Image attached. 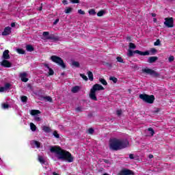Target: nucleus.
Returning <instances> with one entry per match:
<instances>
[{"instance_id": "14", "label": "nucleus", "mask_w": 175, "mask_h": 175, "mask_svg": "<svg viewBox=\"0 0 175 175\" xmlns=\"http://www.w3.org/2000/svg\"><path fill=\"white\" fill-rule=\"evenodd\" d=\"M44 66L46 70H49V76H53V75H54V70H53V69L50 68V67L49 66V64H44Z\"/></svg>"}, {"instance_id": "42", "label": "nucleus", "mask_w": 175, "mask_h": 175, "mask_svg": "<svg viewBox=\"0 0 175 175\" xmlns=\"http://www.w3.org/2000/svg\"><path fill=\"white\" fill-rule=\"evenodd\" d=\"M27 96H23L21 97V100H22V102H27Z\"/></svg>"}, {"instance_id": "40", "label": "nucleus", "mask_w": 175, "mask_h": 175, "mask_svg": "<svg viewBox=\"0 0 175 175\" xmlns=\"http://www.w3.org/2000/svg\"><path fill=\"white\" fill-rule=\"evenodd\" d=\"M116 59H117L118 62H121L122 64H123V62H124V60L122 59V57H118Z\"/></svg>"}, {"instance_id": "1", "label": "nucleus", "mask_w": 175, "mask_h": 175, "mask_svg": "<svg viewBox=\"0 0 175 175\" xmlns=\"http://www.w3.org/2000/svg\"><path fill=\"white\" fill-rule=\"evenodd\" d=\"M50 151L55 154L57 159L66 161L69 163L73 162V157H72V154L69 152L62 150L59 146H52L51 147Z\"/></svg>"}, {"instance_id": "48", "label": "nucleus", "mask_w": 175, "mask_h": 175, "mask_svg": "<svg viewBox=\"0 0 175 175\" xmlns=\"http://www.w3.org/2000/svg\"><path fill=\"white\" fill-rule=\"evenodd\" d=\"M129 158H130V159H135V156L133 155V154H130Z\"/></svg>"}, {"instance_id": "57", "label": "nucleus", "mask_w": 175, "mask_h": 175, "mask_svg": "<svg viewBox=\"0 0 175 175\" xmlns=\"http://www.w3.org/2000/svg\"><path fill=\"white\" fill-rule=\"evenodd\" d=\"M104 162H105V163H109V161H108V160H104Z\"/></svg>"}, {"instance_id": "20", "label": "nucleus", "mask_w": 175, "mask_h": 175, "mask_svg": "<svg viewBox=\"0 0 175 175\" xmlns=\"http://www.w3.org/2000/svg\"><path fill=\"white\" fill-rule=\"evenodd\" d=\"M88 76L89 80H90V81H92V80H94V75H92V72L88 71Z\"/></svg>"}, {"instance_id": "9", "label": "nucleus", "mask_w": 175, "mask_h": 175, "mask_svg": "<svg viewBox=\"0 0 175 175\" xmlns=\"http://www.w3.org/2000/svg\"><path fill=\"white\" fill-rule=\"evenodd\" d=\"M1 66H4V68H12V63H10L9 61L6 60V59H4L1 62Z\"/></svg>"}, {"instance_id": "15", "label": "nucleus", "mask_w": 175, "mask_h": 175, "mask_svg": "<svg viewBox=\"0 0 175 175\" xmlns=\"http://www.w3.org/2000/svg\"><path fill=\"white\" fill-rule=\"evenodd\" d=\"M20 77L21 79V81H23L24 83H27L28 81V78H27V73L23 72L20 75Z\"/></svg>"}, {"instance_id": "37", "label": "nucleus", "mask_w": 175, "mask_h": 175, "mask_svg": "<svg viewBox=\"0 0 175 175\" xmlns=\"http://www.w3.org/2000/svg\"><path fill=\"white\" fill-rule=\"evenodd\" d=\"M44 99H45V100H46L47 102H51V100H53L52 98H51V97H50V96H46V97H44Z\"/></svg>"}, {"instance_id": "10", "label": "nucleus", "mask_w": 175, "mask_h": 175, "mask_svg": "<svg viewBox=\"0 0 175 175\" xmlns=\"http://www.w3.org/2000/svg\"><path fill=\"white\" fill-rule=\"evenodd\" d=\"M133 171L132 170H126V169H124V170H122L119 175H133Z\"/></svg>"}, {"instance_id": "58", "label": "nucleus", "mask_w": 175, "mask_h": 175, "mask_svg": "<svg viewBox=\"0 0 175 175\" xmlns=\"http://www.w3.org/2000/svg\"><path fill=\"white\" fill-rule=\"evenodd\" d=\"M39 10H42V7L40 8Z\"/></svg>"}, {"instance_id": "6", "label": "nucleus", "mask_w": 175, "mask_h": 175, "mask_svg": "<svg viewBox=\"0 0 175 175\" xmlns=\"http://www.w3.org/2000/svg\"><path fill=\"white\" fill-rule=\"evenodd\" d=\"M142 72L146 73V75H150V76H154V77H158V76H159V74H158V72L148 68H143Z\"/></svg>"}, {"instance_id": "12", "label": "nucleus", "mask_w": 175, "mask_h": 175, "mask_svg": "<svg viewBox=\"0 0 175 175\" xmlns=\"http://www.w3.org/2000/svg\"><path fill=\"white\" fill-rule=\"evenodd\" d=\"M10 32H12V28L10 27H7L4 29V32L2 33L3 36H6V35H10Z\"/></svg>"}, {"instance_id": "8", "label": "nucleus", "mask_w": 175, "mask_h": 175, "mask_svg": "<svg viewBox=\"0 0 175 175\" xmlns=\"http://www.w3.org/2000/svg\"><path fill=\"white\" fill-rule=\"evenodd\" d=\"M164 25H165V27H167V28H173L174 27L173 18H165Z\"/></svg>"}, {"instance_id": "35", "label": "nucleus", "mask_w": 175, "mask_h": 175, "mask_svg": "<svg viewBox=\"0 0 175 175\" xmlns=\"http://www.w3.org/2000/svg\"><path fill=\"white\" fill-rule=\"evenodd\" d=\"M81 77H82V79L83 80H85V81H87V80H88V78L87 77V76H85L84 74H80Z\"/></svg>"}, {"instance_id": "24", "label": "nucleus", "mask_w": 175, "mask_h": 175, "mask_svg": "<svg viewBox=\"0 0 175 175\" xmlns=\"http://www.w3.org/2000/svg\"><path fill=\"white\" fill-rule=\"evenodd\" d=\"M72 66H74L75 68H79L80 66V64L78 62L73 61L72 62Z\"/></svg>"}, {"instance_id": "22", "label": "nucleus", "mask_w": 175, "mask_h": 175, "mask_svg": "<svg viewBox=\"0 0 175 175\" xmlns=\"http://www.w3.org/2000/svg\"><path fill=\"white\" fill-rule=\"evenodd\" d=\"M42 131H44V132H46V133H49L50 132L51 129H50V127H49L47 126H43Z\"/></svg>"}, {"instance_id": "13", "label": "nucleus", "mask_w": 175, "mask_h": 175, "mask_svg": "<svg viewBox=\"0 0 175 175\" xmlns=\"http://www.w3.org/2000/svg\"><path fill=\"white\" fill-rule=\"evenodd\" d=\"M10 88V83H6L4 87H1L0 88V92H5V91H8Z\"/></svg>"}, {"instance_id": "11", "label": "nucleus", "mask_w": 175, "mask_h": 175, "mask_svg": "<svg viewBox=\"0 0 175 175\" xmlns=\"http://www.w3.org/2000/svg\"><path fill=\"white\" fill-rule=\"evenodd\" d=\"M134 54H139V55H150V52L148 51L142 52L139 50L134 51Z\"/></svg>"}, {"instance_id": "21", "label": "nucleus", "mask_w": 175, "mask_h": 175, "mask_svg": "<svg viewBox=\"0 0 175 175\" xmlns=\"http://www.w3.org/2000/svg\"><path fill=\"white\" fill-rule=\"evenodd\" d=\"M30 129L32 131V132H35L36 131V125L33 124V122L30 123Z\"/></svg>"}, {"instance_id": "17", "label": "nucleus", "mask_w": 175, "mask_h": 175, "mask_svg": "<svg viewBox=\"0 0 175 175\" xmlns=\"http://www.w3.org/2000/svg\"><path fill=\"white\" fill-rule=\"evenodd\" d=\"M3 57L4 59H9L10 58V55H9V51L6 50L3 53Z\"/></svg>"}, {"instance_id": "16", "label": "nucleus", "mask_w": 175, "mask_h": 175, "mask_svg": "<svg viewBox=\"0 0 175 175\" xmlns=\"http://www.w3.org/2000/svg\"><path fill=\"white\" fill-rule=\"evenodd\" d=\"M38 162H40L41 165H44V163H46V159L42 155H38Z\"/></svg>"}, {"instance_id": "49", "label": "nucleus", "mask_w": 175, "mask_h": 175, "mask_svg": "<svg viewBox=\"0 0 175 175\" xmlns=\"http://www.w3.org/2000/svg\"><path fill=\"white\" fill-rule=\"evenodd\" d=\"M59 22V19H58V18L56 19V20L55 21V22L53 23L54 25L58 24Z\"/></svg>"}, {"instance_id": "46", "label": "nucleus", "mask_w": 175, "mask_h": 175, "mask_svg": "<svg viewBox=\"0 0 175 175\" xmlns=\"http://www.w3.org/2000/svg\"><path fill=\"white\" fill-rule=\"evenodd\" d=\"M116 113L118 116H121V114H122V110H118Z\"/></svg>"}, {"instance_id": "28", "label": "nucleus", "mask_w": 175, "mask_h": 175, "mask_svg": "<svg viewBox=\"0 0 175 175\" xmlns=\"http://www.w3.org/2000/svg\"><path fill=\"white\" fill-rule=\"evenodd\" d=\"M33 143L36 146V147H37V148H40V142L38 141H33Z\"/></svg>"}, {"instance_id": "45", "label": "nucleus", "mask_w": 175, "mask_h": 175, "mask_svg": "<svg viewBox=\"0 0 175 175\" xmlns=\"http://www.w3.org/2000/svg\"><path fill=\"white\" fill-rule=\"evenodd\" d=\"M76 111H83V107H77Z\"/></svg>"}, {"instance_id": "38", "label": "nucleus", "mask_w": 175, "mask_h": 175, "mask_svg": "<svg viewBox=\"0 0 175 175\" xmlns=\"http://www.w3.org/2000/svg\"><path fill=\"white\" fill-rule=\"evenodd\" d=\"M168 61L170 62H173V61H174V57L172 55L170 56V57L168 58Z\"/></svg>"}, {"instance_id": "33", "label": "nucleus", "mask_w": 175, "mask_h": 175, "mask_svg": "<svg viewBox=\"0 0 175 175\" xmlns=\"http://www.w3.org/2000/svg\"><path fill=\"white\" fill-rule=\"evenodd\" d=\"M133 54H135V51H132V50H129V52L127 53V55H129V57H132Z\"/></svg>"}, {"instance_id": "5", "label": "nucleus", "mask_w": 175, "mask_h": 175, "mask_svg": "<svg viewBox=\"0 0 175 175\" xmlns=\"http://www.w3.org/2000/svg\"><path fill=\"white\" fill-rule=\"evenodd\" d=\"M51 61H53V62H55L62 68H65V64L64 63V61L62 60V59H61V57L53 55L52 57H51Z\"/></svg>"}, {"instance_id": "29", "label": "nucleus", "mask_w": 175, "mask_h": 175, "mask_svg": "<svg viewBox=\"0 0 175 175\" xmlns=\"http://www.w3.org/2000/svg\"><path fill=\"white\" fill-rule=\"evenodd\" d=\"M89 14H90L91 16H95V14H96V12H95V10L92 9L89 10Z\"/></svg>"}, {"instance_id": "3", "label": "nucleus", "mask_w": 175, "mask_h": 175, "mask_svg": "<svg viewBox=\"0 0 175 175\" xmlns=\"http://www.w3.org/2000/svg\"><path fill=\"white\" fill-rule=\"evenodd\" d=\"M103 90H105V88L101 85H94L92 88L90 90V93L89 94L90 99L92 100H98V98H96V91H103Z\"/></svg>"}, {"instance_id": "23", "label": "nucleus", "mask_w": 175, "mask_h": 175, "mask_svg": "<svg viewBox=\"0 0 175 175\" xmlns=\"http://www.w3.org/2000/svg\"><path fill=\"white\" fill-rule=\"evenodd\" d=\"M26 50H27V51H29V52L33 51V46H32V45H29V44L27 45Z\"/></svg>"}, {"instance_id": "39", "label": "nucleus", "mask_w": 175, "mask_h": 175, "mask_svg": "<svg viewBox=\"0 0 175 175\" xmlns=\"http://www.w3.org/2000/svg\"><path fill=\"white\" fill-rule=\"evenodd\" d=\"M70 12H72V8H68L66 10H65V13H66L67 14L68 13H70Z\"/></svg>"}, {"instance_id": "7", "label": "nucleus", "mask_w": 175, "mask_h": 175, "mask_svg": "<svg viewBox=\"0 0 175 175\" xmlns=\"http://www.w3.org/2000/svg\"><path fill=\"white\" fill-rule=\"evenodd\" d=\"M30 114L34 116V120L36 121V122H40V121H42V118H40L38 115L40 114V111L33 109L30 111Z\"/></svg>"}, {"instance_id": "19", "label": "nucleus", "mask_w": 175, "mask_h": 175, "mask_svg": "<svg viewBox=\"0 0 175 175\" xmlns=\"http://www.w3.org/2000/svg\"><path fill=\"white\" fill-rule=\"evenodd\" d=\"M71 91L72 92H73V94H76L77 92H79V91H80V88L79 86H75L72 88Z\"/></svg>"}, {"instance_id": "50", "label": "nucleus", "mask_w": 175, "mask_h": 175, "mask_svg": "<svg viewBox=\"0 0 175 175\" xmlns=\"http://www.w3.org/2000/svg\"><path fill=\"white\" fill-rule=\"evenodd\" d=\"M43 36H49V32L44 31V32L43 33Z\"/></svg>"}, {"instance_id": "51", "label": "nucleus", "mask_w": 175, "mask_h": 175, "mask_svg": "<svg viewBox=\"0 0 175 175\" xmlns=\"http://www.w3.org/2000/svg\"><path fill=\"white\" fill-rule=\"evenodd\" d=\"M62 3H64V5H68V0H63Z\"/></svg>"}, {"instance_id": "18", "label": "nucleus", "mask_w": 175, "mask_h": 175, "mask_svg": "<svg viewBox=\"0 0 175 175\" xmlns=\"http://www.w3.org/2000/svg\"><path fill=\"white\" fill-rule=\"evenodd\" d=\"M157 59H158L157 57H150L148 59V62H149V64H152V63L155 62V61H157Z\"/></svg>"}, {"instance_id": "31", "label": "nucleus", "mask_w": 175, "mask_h": 175, "mask_svg": "<svg viewBox=\"0 0 175 175\" xmlns=\"http://www.w3.org/2000/svg\"><path fill=\"white\" fill-rule=\"evenodd\" d=\"M53 136L56 137V139H59V134H58V132H57V131H55L53 132Z\"/></svg>"}, {"instance_id": "26", "label": "nucleus", "mask_w": 175, "mask_h": 175, "mask_svg": "<svg viewBox=\"0 0 175 175\" xmlns=\"http://www.w3.org/2000/svg\"><path fill=\"white\" fill-rule=\"evenodd\" d=\"M16 52L18 54H25V51L23 49H16Z\"/></svg>"}, {"instance_id": "32", "label": "nucleus", "mask_w": 175, "mask_h": 175, "mask_svg": "<svg viewBox=\"0 0 175 175\" xmlns=\"http://www.w3.org/2000/svg\"><path fill=\"white\" fill-rule=\"evenodd\" d=\"M109 80H111V81H113V83H117V81H118V79H117V78L114 77H111L109 78Z\"/></svg>"}, {"instance_id": "36", "label": "nucleus", "mask_w": 175, "mask_h": 175, "mask_svg": "<svg viewBox=\"0 0 175 175\" xmlns=\"http://www.w3.org/2000/svg\"><path fill=\"white\" fill-rule=\"evenodd\" d=\"M129 49H136V45H135V44L131 42L129 44Z\"/></svg>"}, {"instance_id": "53", "label": "nucleus", "mask_w": 175, "mask_h": 175, "mask_svg": "<svg viewBox=\"0 0 175 175\" xmlns=\"http://www.w3.org/2000/svg\"><path fill=\"white\" fill-rule=\"evenodd\" d=\"M152 17H156L157 16V14H154V13H152Z\"/></svg>"}, {"instance_id": "2", "label": "nucleus", "mask_w": 175, "mask_h": 175, "mask_svg": "<svg viewBox=\"0 0 175 175\" xmlns=\"http://www.w3.org/2000/svg\"><path fill=\"white\" fill-rule=\"evenodd\" d=\"M129 146V142L126 139H119L113 138L109 141V148L113 151H118L122 148H126Z\"/></svg>"}, {"instance_id": "25", "label": "nucleus", "mask_w": 175, "mask_h": 175, "mask_svg": "<svg viewBox=\"0 0 175 175\" xmlns=\"http://www.w3.org/2000/svg\"><path fill=\"white\" fill-rule=\"evenodd\" d=\"M99 81H100V83H101V84H103V85H107V81H106L105 80V79H103V78H100V79H99Z\"/></svg>"}, {"instance_id": "56", "label": "nucleus", "mask_w": 175, "mask_h": 175, "mask_svg": "<svg viewBox=\"0 0 175 175\" xmlns=\"http://www.w3.org/2000/svg\"><path fill=\"white\" fill-rule=\"evenodd\" d=\"M153 21H154V23H157V18H153Z\"/></svg>"}, {"instance_id": "44", "label": "nucleus", "mask_w": 175, "mask_h": 175, "mask_svg": "<svg viewBox=\"0 0 175 175\" xmlns=\"http://www.w3.org/2000/svg\"><path fill=\"white\" fill-rule=\"evenodd\" d=\"M159 44H161V41L159 40H157L155 42H154V46H159Z\"/></svg>"}, {"instance_id": "43", "label": "nucleus", "mask_w": 175, "mask_h": 175, "mask_svg": "<svg viewBox=\"0 0 175 175\" xmlns=\"http://www.w3.org/2000/svg\"><path fill=\"white\" fill-rule=\"evenodd\" d=\"M70 1L71 3H79L80 2L79 0H70Z\"/></svg>"}, {"instance_id": "55", "label": "nucleus", "mask_w": 175, "mask_h": 175, "mask_svg": "<svg viewBox=\"0 0 175 175\" xmlns=\"http://www.w3.org/2000/svg\"><path fill=\"white\" fill-rule=\"evenodd\" d=\"M53 175H59V174L57 172H53Z\"/></svg>"}, {"instance_id": "41", "label": "nucleus", "mask_w": 175, "mask_h": 175, "mask_svg": "<svg viewBox=\"0 0 175 175\" xmlns=\"http://www.w3.org/2000/svg\"><path fill=\"white\" fill-rule=\"evenodd\" d=\"M88 133L89 135H92L94 133V129H89Z\"/></svg>"}, {"instance_id": "52", "label": "nucleus", "mask_w": 175, "mask_h": 175, "mask_svg": "<svg viewBox=\"0 0 175 175\" xmlns=\"http://www.w3.org/2000/svg\"><path fill=\"white\" fill-rule=\"evenodd\" d=\"M148 158H150V159H152V158H154V156L152 154H149Z\"/></svg>"}, {"instance_id": "54", "label": "nucleus", "mask_w": 175, "mask_h": 175, "mask_svg": "<svg viewBox=\"0 0 175 175\" xmlns=\"http://www.w3.org/2000/svg\"><path fill=\"white\" fill-rule=\"evenodd\" d=\"M16 26V24L14 23H12V24H11V27H15Z\"/></svg>"}, {"instance_id": "4", "label": "nucleus", "mask_w": 175, "mask_h": 175, "mask_svg": "<svg viewBox=\"0 0 175 175\" xmlns=\"http://www.w3.org/2000/svg\"><path fill=\"white\" fill-rule=\"evenodd\" d=\"M139 98L144 102H146V103H154V100H155V98L152 95L140 94Z\"/></svg>"}, {"instance_id": "47", "label": "nucleus", "mask_w": 175, "mask_h": 175, "mask_svg": "<svg viewBox=\"0 0 175 175\" xmlns=\"http://www.w3.org/2000/svg\"><path fill=\"white\" fill-rule=\"evenodd\" d=\"M78 13L79 14H85V12H84V11H83L82 10H79Z\"/></svg>"}, {"instance_id": "27", "label": "nucleus", "mask_w": 175, "mask_h": 175, "mask_svg": "<svg viewBox=\"0 0 175 175\" xmlns=\"http://www.w3.org/2000/svg\"><path fill=\"white\" fill-rule=\"evenodd\" d=\"M1 107H2V109H3L4 110H6V109H9V105L7 104V103H3V104L1 105Z\"/></svg>"}, {"instance_id": "30", "label": "nucleus", "mask_w": 175, "mask_h": 175, "mask_svg": "<svg viewBox=\"0 0 175 175\" xmlns=\"http://www.w3.org/2000/svg\"><path fill=\"white\" fill-rule=\"evenodd\" d=\"M148 132H149L150 136H154V129H152V128H149V129H148Z\"/></svg>"}, {"instance_id": "34", "label": "nucleus", "mask_w": 175, "mask_h": 175, "mask_svg": "<svg viewBox=\"0 0 175 175\" xmlns=\"http://www.w3.org/2000/svg\"><path fill=\"white\" fill-rule=\"evenodd\" d=\"M103 14H105V12L104 11H100L97 13V16L98 17H102V16H103Z\"/></svg>"}]
</instances>
